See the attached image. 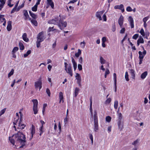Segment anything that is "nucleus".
I'll list each match as a JSON object with an SVG mask.
<instances>
[{"mask_svg":"<svg viewBox=\"0 0 150 150\" xmlns=\"http://www.w3.org/2000/svg\"><path fill=\"white\" fill-rule=\"evenodd\" d=\"M0 2L1 3V4H0V7H1V8H0V11H1L5 3V0H0Z\"/></svg>","mask_w":150,"mask_h":150,"instance_id":"26","label":"nucleus"},{"mask_svg":"<svg viewBox=\"0 0 150 150\" xmlns=\"http://www.w3.org/2000/svg\"><path fill=\"white\" fill-rule=\"evenodd\" d=\"M59 21V18L58 17H56L54 19L49 20L48 22V23L50 24H54L58 25Z\"/></svg>","mask_w":150,"mask_h":150,"instance_id":"5","label":"nucleus"},{"mask_svg":"<svg viewBox=\"0 0 150 150\" xmlns=\"http://www.w3.org/2000/svg\"><path fill=\"white\" fill-rule=\"evenodd\" d=\"M78 0H73L70 1L68 3V4H69L71 3H74L75 2H76Z\"/></svg>","mask_w":150,"mask_h":150,"instance_id":"60","label":"nucleus"},{"mask_svg":"<svg viewBox=\"0 0 150 150\" xmlns=\"http://www.w3.org/2000/svg\"><path fill=\"white\" fill-rule=\"evenodd\" d=\"M117 115L118 116V121H122V116L121 113H118Z\"/></svg>","mask_w":150,"mask_h":150,"instance_id":"27","label":"nucleus"},{"mask_svg":"<svg viewBox=\"0 0 150 150\" xmlns=\"http://www.w3.org/2000/svg\"><path fill=\"white\" fill-rule=\"evenodd\" d=\"M111 101V99L110 98H107V100L105 102V104L106 105L109 104Z\"/></svg>","mask_w":150,"mask_h":150,"instance_id":"31","label":"nucleus"},{"mask_svg":"<svg viewBox=\"0 0 150 150\" xmlns=\"http://www.w3.org/2000/svg\"><path fill=\"white\" fill-rule=\"evenodd\" d=\"M125 78L127 81H129L128 74V72L127 71H126L125 73Z\"/></svg>","mask_w":150,"mask_h":150,"instance_id":"43","label":"nucleus"},{"mask_svg":"<svg viewBox=\"0 0 150 150\" xmlns=\"http://www.w3.org/2000/svg\"><path fill=\"white\" fill-rule=\"evenodd\" d=\"M18 50V48L17 47H15L13 49L12 52L13 53H15Z\"/></svg>","mask_w":150,"mask_h":150,"instance_id":"41","label":"nucleus"},{"mask_svg":"<svg viewBox=\"0 0 150 150\" xmlns=\"http://www.w3.org/2000/svg\"><path fill=\"white\" fill-rule=\"evenodd\" d=\"M94 130L95 132H97L98 129V120H94Z\"/></svg>","mask_w":150,"mask_h":150,"instance_id":"9","label":"nucleus"},{"mask_svg":"<svg viewBox=\"0 0 150 150\" xmlns=\"http://www.w3.org/2000/svg\"><path fill=\"white\" fill-rule=\"evenodd\" d=\"M137 41L140 43H144L143 39L141 36L139 37V38L138 40Z\"/></svg>","mask_w":150,"mask_h":150,"instance_id":"29","label":"nucleus"},{"mask_svg":"<svg viewBox=\"0 0 150 150\" xmlns=\"http://www.w3.org/2000/svg\"><path fill=\"white\" fill-rule=\"evenodd\" d=\"M130 72L131 74L132 78L134 79L135 77V71L133 69H131L130 70Z\"/></svg>","mask_w":150,"mask_h":150,"instance_id":"21","label":"nucleus"},{"mask_svg":"<svg viewBox=\"0 0 150 150\" xmlns=\"http://www.w3.org/2000/svg\"><path fill=\"white\" fill-rule=\"evenodd\" d=\"M78 69L79 71H81L82 70V66L81 65L79 64L78 66Z\"/></svg>","mask_w":150,"mask_h":150,"instance_id":"57","label":"nucleus"},{"mask_svg":"<svg viewBox=\"0 0 150 150\" xmlns=\"http://www.w3.org/2000/svg\"><path fill=\"white\" fill-rule=\"evenodd\" d=\"M139 37V35L137 34H134L132 37V38L135 40L137 39V38Z\"/></svg>","mask_w":150,"mask_h":150,"instance_id":"52","label":"nucleus"},{"mask_svg":"<svg viewBox=\"0 0 150 150\" xmlns=\"http://www.w3.org/2000/svg\"><path fill=\"white\" fill-rule=\"evenodd\" d=\"M37 8L38 6L35 5L32 8V11L34 12L36 11L37 10Z\"/></svg>","mask_w":150,"mask_h":150,"instance_id":"40","label":"nucleus"},{"mask_svg":"<svg viewBox=\"0 0 150 150\" xmlns=\"http://www.w3.org/2000/svg\"><path fill=\"white\" fill-rule=\"evenodd\" d=\"M124 18L122 15L120 16V17L118 20V23L121 28L122 27V26L123 23Z\"/></svg>","mask_w":150,"mask_h":150,"instance_id":"12","label":"nucleus"},{"mask_svg":"<svg viewBox=\"0 0 150 150\" xmlns=\"http://www.w3.org/2000/svg\"><path fill=\"white\" fill-rule=\"evenodd\" d=\"M43 126H41L39 129L40 131V135L41 136L42 134L43 133Z\"/></svg>","mask_w":150,"mask_h":150,"instance_id":"47","label":"nucleus"},{"mask_svg":"<svg viewBox=\"0 0 150 150\" xmlns=\"http://www.w3.org/2000/svg\"><path fill=\"white\" fill-rule=\"evenodd\" d=\"M46 92L48 96H50V92L49 89L48 88H47L46 89Z\"/></svg>","mask_w":150,"mask_h":150,"instance_id":"56","label":"nucleus"},{"mask_svg":"<svg viewBox=\"0 0 150 150\" xmlns=\"http://www.w3.org/2000/svg\"><path fill=\"white\" fill-rule=\"evenodd\" d=\"M81 54V51L80 49H78V52L76 53L75 55L76 57H78Z\"/></svg>","mask_w":150,"mask_h":150,"instance_id":"36","label":"nucleus"},{"mask_svg":"<svg viewBox=\"0 0 150 150\" xmlns=\"http://www.w3.org/2000/svg\"><path fill=\"white\" fill-rule=\"evenodd\" d=\"M115 29H116V28H115V25L114 24L113 25H112V30L113 32H114L115 31Z\"/></svg>","mask_w":150,"mask_h":150,"instance_id":"55","label":"nucleus"},{"mask_svg":"<svg viewBox=\"0 0 150 150\" xmlns=\"http://www.w3.org/2000/svg\"><path fill=\"white\" fill-rule=\"evenodd\" d=\"M113 78L114 81V83H116L117 82V77H116V74L115 73H114L113 74Z\"/></svg>","mask_w":150,"mask_h":150,"instance_id":"50","label":"nucleus"},{"mask_svg":"<svg viewBox=\"0 0 150 150\" xmlns=\"http://www.w3.org/2000/svg\"><path fill=\"white\" fill-rule=\"evenodd\" d=\"M38 107H33V110L34 112V113L35 114H36L38 113Z\"/></svg>","mask_w":150,"mask_h":150,"instance_id":"42","label":"nucleus"},{"mask_svg":"<svg viewBox=\"0 0 150 150\" xmlns=\"http://www.w3.org/2000/svg\"><path fill=\"white\" fill-rule=\"evenodd\" d=\"M33 104V107H38V101L36 99H33L32 100Z\"/></svg>","mask_w":150,"mask_h":150,"instance_id":"28","label":"nucleus"},{"mask_svg":"<svg viewBox=\"0 0 150 150\" xmlns=\"http://www.w3.org/2000/svg\"><path fill=\"white\" fill-rule=\"evenodd\" d=\"M106 41V38L105 37H103L102 38V42H105Z\"/></svg>","mask_w":150,"mask_h":150,"instance_id":"63","label":"nucleus"},{"mask_svg":"<svg viewBox=\"0 0 150 150\" xmlns=\"http://www.w3.org/2000/svg\"><path fill=\"white\" fill-rule=\"evenodd\" d=\"M13 123L14 125H18L17 129H23L25 127V125L23 123L22 119L21 118H20L19 120H18V119L16 120L15 119Z\"/></svg>","mask_w":150,"mask_h":150,"instance_id":"3","label":"nucleus"},{"mask_svg":"<svg viewBox=\"0 0 150 150\" xmlns=\"http://www.w3.org/2000/svg\"><path fill=\"white\" fill-rule=\"evenodd\" d=\"M149 18V16H147L144 17L143 19V21L144 23H146V21L148 20Z\"/></svg>","mask_w":150,"mask_h":150,"instance_id":"54","label":"nucleus"},{"mask_svg":"<svg viewBox=\"0 0 150 150\" xmlns=\"http://www.w3.org/2000/svg\"><path fill=\"white\" fill-rule=\"evenodd\" d=\"M111 119V117L109 116H108L106 117V121L108 122H109L110 121Z\"/></svg>","mask_w":150,"mask_h":150,"instance_id":"45","label":"nucleus"},{"mask_svg":"<svg viewBox=\"0 0 150 150\" xmlns=\"http://www.w3.org/2000/svg\"><path fill=\"white\" fill-rule=\"evenodd\" d=\"M139 142V140L137 139L132 142V144L133 145H135L138 143Z\"/></svg>","mask_w":150,"mask_h":150,"instance_id":"53","label":"nucleus"},{"mask_svg":"<svg viewBox=\"0 0 150 150\" xmlns=\"http://www.w3.org/2000/svg\"><path fill=\"white\" fill-rule=\"evenodd\" d=\"M79 88H76L75 89L74 93H77L78 94L79 91Z\"/></svg>","mask_w":150,"mask_h":150,"instance_id":"62","label":"nucleus"},{"mask_svg":"<svg viewBox=\"0 0 150 150\" xmlns=\"http://www.w3.org/2000/svg\"><path fill=\"white\" fill-rule=\"evenodd\" d=\"M48 4L50 5L52 8H54V5L52 0H47Z\"/></svg>","mask_w":150,"mask_h":150,"instance_id":"20","label":"nucleus"},{"mask_svg":"<svg viewBox=\"0 0 150 150\" xmlns=\"http://www.w3.org/2000/svg\"><path fill=\"white\" fill-rule=\"evenodd\" d=\"M71 61L73 64V67H77V63L73 57H72Z\"/></svg>","mask_w":150,"mask_h":150,"instance_id":"37","label":"nucleus"},{"mask_svg":"<svg viewBox=\"0 0 150 150\" xmlns=\"http://www.w3.org/2000/svg\"><path fill=\"white\" fill-rule=\"evenodd\" d=\"M65 70L66 71L67 73L69 74L71 76H73L72 71L71 69V64H69L68 67L65 68Z\"/></svg>","mask_w":150,"mask_h":150,"instance_id":"6","label":"nucleus"},{"mask_svg":"<svg viewBox=\"0 0 150 150\" xmlns=\"http://www.w3.org/2000/svg\"><path fill=\"white\" fill-rule=\"evenodd\" d=\"M16 8H17L16 7H14V8H13L12 10V11H11V13H14L15 11L16 10Z\"/></svg>","mask_w":150,"mask_h":150,"instance_id":"59","label":"nucleus"},{"mask_svg":"<svg viewBox=\"0 0 150 150\" xmlns=\"http://www.w3.org/2000/svg\"><path fill=\"white\" fill-rule=\"evenodd\" d=\"M67 25V23L66 21H64L61 19H59V21L58 23V26L59 28L62 30L65 28Z\"/></svg>","mask_w":150,"mask_h":150,"instance_id":"4","label":"nucleus"},{"mask_svg":"<svg viewBox=\"0 0 150 150\" xmlns=\"http://www.w3.org/2000/svg\"><path fill=\"white\" fill-rule=\"evenodd\" d=\"M127 37V35L126 34L125 35V36L124 37V38L122 40V41H121V43L123 45V42L125 40V39Z\"/></svg>","mask_w":150,"mask_h":150,"instance_id":"58","label":"nucleus"},{"mask_svg":"<svg viewBox=\"0 0 150 150\" xmlns=\"http://www.w3.org/2000/svg\"><path fill=\"white\" fill-rule=\"evenodd\" d=\"M23 15L25 16V20H26L29 18V16L28 14L27 11L26 10H23Z\"/></svg>","mask_w":150,"mask_h":150,"instance_id":"18","label":"nucleus"},{"mask_svg":"<svg viewBox=\"0 0 150 150\" xmlns=\"http://www.w3.org/2000/svg\"><path fill=\"white\" fill-rule=\"evenodd\" d=\"M44 33L43 31L40 32L37 35L36 42V46L38 48H39L40 45V42L43 41L46 38V36L44 35Z\"/></svg>","mask_w":150,"mask_h":150,"instance_id":"2","label":"nucleus"},{"mask_svg":"<svg viewBox=\"0 0 150 150\" xmlns=\"http://www.w3.org/2000/svg\"><path fill=\"white\" fill-rule=\"evenodd\" d=\"M25 139V135L22 132L20 131L18 132L17 134L13 135L12 137H9V140L13 145H14L15 141L17 143L20 144L21 146H20V148H23L25 145L26 142Z\"/></svg>","mask_w":150,"mask_h":150,"instance_id":"1","label":"nucleus"},{"mask_svg":"<svg viewBox=\"0 0 150 150\" xmlns=\"http://www.w3.org/2000/svg\"><path fill=\"white\" fill-rule=\"evenodd\" d=\"M148 73L146 71H144L141 75V78L142 79H144L147 75Z\"/></svg>","mask_w":150,"mask_h":150,"instance_id":"24","label":"nucleus"},{"mask_svg":"<svg viewBox=\"0 0 150 150\" xmlns=\"http://www.w3.org/2000/svg\"><path fill=\"white\" fill-rule=\"evenodd\" d=\"M30 129L31 131V137L30 138V139L31 140L33 137V134H35V126L33 125H32V127L30 128Z\"/></svg>","mask_w":150,"mask_h":150,"instance_id":"17","label":"nucleus"},{"mask_svg":"<svg viewBox=\"0 0 150 150\" xmlns=\"http://www.w3.org/2000/svg\"><path fill=\"white\" fill-rule=\"evenodd\" d=\"M114 108L116 109L117 108L118 106V102L117 100H115L114 102Z\"/></svg>","mask_w":150,"mask_h":150,"instance_id":"32","label":"nucleus"},{"mask_svg":"<svg viewBox=\"0 0 150 150\" xmlns=\"http://www.w3.org/2000/svg\"><path fill=\"white\" fill-rule=\"evenodd\" d=\"M114 8L115 9H119L121 10L122 13L123 12L125 11L124 8V6L123 4H120V5H116L114 6Z\"/></svg>","mask_w":150,"mask_h":150,"instance_id":"13","label":"nucleus"},{"mask_svg":"<svg viewBox=\"0 0 150 150\" xmlns=\"http://www.w3.org/2000/svg\"><path fill=\"white\" fill-rule=\"evenodd\" d=\"M42 83L41 78H40L38 81L35 82V88H38L39 87V90H40L42 87Z\"/></svg>","mask_w":150,"mask_h":150,"instance_id":"7","label":"nucleus"},{"mask_svg":"<svg viewBox=\"0 0 150 150\" xmlns=\"http://www.w3.org/2000/svg\"><path fill=\"white\" fill-rule=\"evenodd\" d=\"M75 77L76 78V79L77 80V83L79 85H80L81 82V76H80V75L78 73H76L75 76Z\"/></svg>","mask_w":150,"mask_h":150,"instance_id":"14","label":"nucleus"},{"mask_svg":"<svg viewBox=\"0 0 150 150\" xmlns=\"http://www.w3.org/2000/svg\"><path fill=\"white\" fill-rule=\"evenodd\" d=\"M105 60L103 59V58L101 56L100 57V62L102 64H103L105 63Z\"/></svg>","mask_w":150,"mask_h":150,"instance_id":"33","label":"nucleus"},{"mask_svg":"<svg viewBox=\"0 0 150 150\" xmlns=\"http://www.w3.org/2000/svg\"><path fill=\"white\" fill-rule=\"evenodd\" d=\"M47 105L46 104H44L43 105V109L42 110V113L43 114H44V112L45 111V108L47 106Z\"/></svg>","mask_w":150,"mask_h":150,"instance_id":"46","label":"nucleus"},{"mask_svg":"<svg viewBox=\"0 0 150 150\" xmlns=\"http://www.w3.org/2000/svg\"><path fill=\"white\" fill-rule=\"evenodd\" d=\"M126 10L128 12H131L132 11V9L131 7L128 6Z\"/></svg>","mask_w":150,"mask_h":150,"instance_id":"51","label":"nucleus"},{"mask_svg":"<svg viewBox=\"0 0 150 150\" xmlns=\"http://www.w3.org/2000/svg\"><path fill=\"white\" fill-rule=\"evenodd\" d=\"M4 15H0V21L1 22H2L6 20L5 18H4Z\"/></svg>","mask_w":150,"mask_h":150,"instance_id":"35","label":"nucleus"},{"mask_svg":"<svg viewBox=\"0 0 150 150\" xmlns=\"http://www.w3.org/2000/svg\"><path fill=\"white\" fill-rule=\"evenodd\" d=\"M22 38L23 40L26 42H28L29 41V39L27 37V34L24 33L22 35Z\"/></svg>","mask_w":150,"mask_h":150,"instance_id":"22","label":"nucleus"},{"mask_svg":"<svg viewBox=\"0 0 150 150\" xmlns=\"http://www.w3.org/2000/svg\"><path fill=\"white\" fill-rule=\"evenodd\" d=\"M97 112L96 111H95L94 112V115L93 116V119L94 120H98V117L97 116Z\"/></svg>","mask_w":150,"mask_h":150,"instance_id":"34","label":"nucleus"},{"mask_svg":"<svg viewBox=\"0 0 150 150\" xmlns=\"http://www.w3.org/2000/svg\"><path fill=\"white\" fill-rule=\"evenodd\" d=\"M11 23L12 22L11 21H8L7 22V29L8 31H10L12 29Z\"/></svg>","mask_w":150,"mask_h":150,"instance_id":"16","label":"nucleus"},{"mask_svg":"<svg viewBox=\"0 0 150 150\" xmlns=\"http://www.w3.org/2000/svg\"><path fill=\"white\" fill-rule=\"evenodd\" d=\"M128 20L129 22L130 25H131V28H133L134 27V20L133 18L131 16H129L128 17Z\"/></svg>","mask_w":150,"mask_h":150,"instance_id":"11","label":"nucleus"},{"mask_svg":"<svg viewBox=\"0 0 150 150\" xmlns=\"http://www.w3.org/2000/svg\"><path fill=\"white\" fill-rule=\"evenodd\" d=\"M31 23L33 24L35 26H37L38 25V22L37 21L34 20L32 19L31 20Z\"/></svg>","mask_w":150,"mask_h":150,"instance_id":"30","label":"nucleus"},{"mask_svg":"<svg viewBox=\"0 0 150 150\" xmlns=\"http://www.w3.org/2000/svg\"><path fill=\"white\" fill-rule=\"evenodd\" d=\"M29 13L30 16L34 19H36L38 17V16L37 15L34 14L31 11H29Z\"/></svg>","mask_w":150,"mask_h":150,"instance_id":"23","label":"nucleus"},{"mask_svg":"<svg viewBox=\"0 0 150 150\" xmlns=\"http://www.w3.org/2000/svg\"><path fill=\"white\" fill-rule=\"evenodd\" d=\"M117 125L120 131H121L123 128V122L122 121H118Z\"/></svg>","mask_w":150,"mask_h":150,"instance_id":"10","label":"nucleus"},{"mask_svg":"<svg viewBox=\"0 0 150 150\" xmlns=\"http://www.w3.org/2000/svg\"><path fill=\"white\" fill-rule=\"evenodd\" d=\"M139 32L142 35V36H144L145 33H144V30L143 28H142L141 29Z\"/></svg>","mask_w":150,"mask_h":150,"instance_id":"48","label":"nucleus"},{"mask_svg":"<svg viewBox=\"0 0 150 150\" xmlns=\"http://www.w3.org/2000/svg\"><path fill=\"white\" fill-rule=\"evenodd\" d=\"M103 12L102 11H101L98 12H97L96 14V17L99 19V20H102L101 16L102 15Z\"/></svg>","mask_w":150,"mask_h":150,"instance_id":"15","label":"nucleus"},{"mask_svg":"<svg viewBox=\"0 0 150 150\" xmlns=\"http://www.w3.org/2000/svg\"><path fill=\"white\" fill-rule=\"evenodd\" d=\"M146 50H144L143 52L139 51L138 52L139 54V58L142 59H143L144 57L146 54Z\"/></svg>","mask_w":150,"mask_h":150,"instance_id":"8","label":"nucleus"},{"mask_svg":"<svg viewBox=\"0 0 150 150\" xmlns=\"http://www.w3.org/2000/svg\"><path fill=\"white\" fill-rule=\"evenodd\" d=\"M125 31V28H122L120 31V33H124Z\"/></svg>","mask_w":150,"mask_h":150,"instance_id":"61","label":"nucleus"},{"mask_svg":"<svg viewBox=\"0 0 150 150\" xmlns=\"http://www.w3.org/2000/svg\"><path fill=\"white\" fill-rule=\"evenodd\" d=\"M6 110V108H4L0 112V117L3 114H4Z\"/></svg>","mask_w":150,"mask_h":150,"instance_id":"49","label":"nucleus"},{"mask_svg":"<svg viewBox=\"0 0 150 150\" xmlns=\"http://www.w3.org/2000/svg\"><path fill=\"white\" fill-rule=\"evenodd\" d=\"M110 73V71L108 69H106L105 70V74L107 75L109 74Z\"/></svg>","mask_w":150,"mask_h":150,"instance_id":"64","label":"nucleus"},{"mask_svg":"<svg viewBox=\"0 0 150 150\" xmlns=\"http://www.w3.org/2000/svg\"><path fill=\"white\" fill-rule=\"evenodd\" d=\"M14 70L13 69H12L11 70V71L8 73V78L10 77L11 76L13 75L14 73Z\"/></svg>","mask_w":150,"mask_h":150,"instance_id":"39","label":"nucleus"},{"mask_svg":"<svg viewBox=\"0 0 150 150\" xmlns=\"http://www.w3.org/2000/svg\"><path fill=\"white\" fill-rule=\"evenodd\" d=\"M59 103H60L62 101V103L64 102L63 93L61 92L59 93Z\"/></svg>","mask_w":150,"mask_h":150,"instance_id":"19","label":"nucleus"},{"mask_svg":"<svg viewBox=\"0 0 150 150\" xmlns=\"http://www.w3.org/2000/svg\"><path fill=\"white\" fill-rule=\"evenodd\" d=\"M23 42L22 41H21L19 42V45L20 48V49L21 50H23L24 49V46L23 45L22 42Z\"/></svg>","mask_w":150,"mask_h":150,"instance_id":"25","label":"nucleus"},{"mask_svg":"<svg viewBox=\"0 0 150 150\" xmlns=\"http://www.w3.org/2000/svg\"><path fill=\"white\" fill-rule=\"evenodd\" d=\"M31 50H28L27 51L26 53L25 54H24V57H27L28 56V55H29L31 53Z\"/></svg>","mask_w":150,"mask_h":150,"instance_id":"38","label":"nucleus"},{"mask_svg":"<svg viewBox=\"0 0 150 150\" xmlns=\"http://www.w3.org/2000/svg\"><path fill=\"white\" fill-rule=\"evenodd\" d=\"M80 45L82 48H84L85 45V43L84 41H83V42H81L80 43Z\"/></svg>","mask_w":150,"mask_h":150,"instance_id":"44","label":"nucleus"}]
</instances>
